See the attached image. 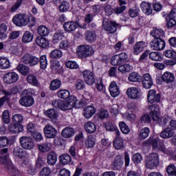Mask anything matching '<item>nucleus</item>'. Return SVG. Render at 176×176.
<instances>
[{
  "instance_id": "nucleus-51",
  "label": "nucleus",
  "mask_w": 176,
  "mask_h": 176,
  "mask_svg": "<svg viewBox=\"0 0 176 176\" xmlns=\"http://www.w3.org/2000/svg\"><path fill=\"white\" fill-rule=\"evenodd\" d=\"M118 126L120 127V130L123 134H129V133H130V128L126 122L121 121L119 122Z\"/></svg>"
},
{
  "instance_id": "nucleus-7",
  "label": "nucleus",
  "mask_w": 176,
  "mask_h": 176,
  "mask_svg": "<svg viewBox=\"0 0 176 176\" xmlns=\"http://www.w3.org/2000/svg\"><path fill=\"white\" fill-rule=\"evenodd\" d=\"M19 142L21 146L26 151H31V149H34V146H35L34 140L31 137L22 136L19 139Z\"/></svg>"
},
{
  "instance_id": "nucleus-30",
  "label": "nucleus",
  "mask_w": 176,
  "mask_h": 176,
  "mask_svg": "<svg viewBox=\"0 0 176 176\" xmlns=\"http://www.w3.org/2000/svg\"><path fill=\"white\" fill-rule=\"evenodd\" d=\"M96 113V108L93 106H87L85 108L83 112V116L85 119H90L93 117V115Z\"/></svg>"
},
{
  "instance_id": "nucleus-60",
  "label": "nucleus",
  "mask_w": 176,
  "mask_h": 176,
  "mask_svg": "<svg viewBox=\"0 0 176 176\" xmlns=\"http://www.w3.org/2000/svg\"><path fill=\"white\" fill-rule=\"evenodd\" d=\"M164 56L167 58L176 59V52L173 50H166L164 52Z\"/></svg>"
},
{
  "instance_id": "nucleus-43",
  "label": "nucleus",
  "mask_w": 176,
  "mask_h": 176,
  "mask_svg": "<svg viewBox=\"0 0 176 176\" xmlns=\"http://www.w3.org/2000/svg\"><path fill=\"white\" fill-rule=\"evenodd\" d=\"M50 68L52 71H56L58 74H60V72L63 71V67L58 60H52L51 62Z\"/></svg>"
},
{
  "instance_id": "nucleus-25",
  "label": "nucleus",
  "mask_w": 176,
  "mask_h": 176,
  "mask_svg": "<svg viewBox=\"0 0 176 176\" xmlns=\"http://www.w3.org/2000/svg\"><path fill=\"white\" fill-rule=\"evenodd\" d=\"M27 153L19 146H16L14 148L13 150V156L16 159H23L25 157Z\"/></svg>"
},
{
  "instance_id": "nucleus-56",
  "label": "nucleus",
  "mask_w": 176,
  "mask_h": 176,
  "mask_svg": "<svg viewBox=\"0 0 176 176\" xmlns=\"http://www.w3.org/2000/svg\"><path fill=\"white\" fill-rule=\"evenodd\" d=\"M38 148L41 152H49V151H50V148H52V144L45 142L43 144H38Z\"/></svg>"
},
{
  "instance_id": "nucleus-57",
  "label": "nucleus",
  "mask_w": 176,
  "mask_h": 176,
  "mask_svg": "<svg viewBox=\"0 0 176 176\" xmlns=\"http://www.w3.org/2000/svg\"><path fill=\"white\" fill-rule=\"evenodd\" d=\"M51 58H61L63 57V52L60 50H54L50 54Z\"/></svg>"
},
{
  "instance_id": "nucleus-12",
  "label": "nucleus",
  "mask_w": 176,
  "mask_h": 176,
  "mask_svg": "<svg viewBox=\"0 0 176 176\" xmlns=\"http://www.w3.org/2000/svg\"><path fill=\"white\" fill-rule=\"evenodd\" d=\"M19 78V74L12 72L7 73L4 75L3 81L5 83H7V85H10L11 83H15V82H17Z\"/></svg>"
},
{
  "instance_id": "nucleus-40",
  "label": "nucleus",
  "mask_w": 176,
  "mask_h": 176,
  "mask_svg": "<svg viewBox=\"0 0 176 176\" xmlns=\"http://www.w3.org/2000/svg\"><path fill=\"white\" fill-rule=\"evenodd\" d=\"M63 28L66 32H72L78 28V23H65Z\"/></svg>"
},
{
  "instance_id": "nucleus-15",
  "label": "nucleus",
  "mask_w": 176,
  "mask_h": 176,
  "mask_svg": "<svg viewBox=\"0 0 176 176\" xmlns=\"http://www.w3.org/2000/svg\"><path fill=\"white\" fill-rule=\"evenodd\" d=\"M174 134H175L174 129L170 126H168L162 131V132L160 133V137L163 138V140H168L169 138H173V137H174Z\"/></svg>"
},
{
  "instance_id": "nucleus-4",
  "label": "nucleus",
  "mask_w": 176,
  "mask_h": 176,
  "mask_svg": "<svg viewBox=\"0 0 176 176\" xmlns=\"http://www.w3.org/2000/svg\"><path fill=\"white\" fill-rule=\"evenodd\" d=\"M129 61V55L126 52H121L111 58L110 63L113 67H120L124 63Z\"/></svg>"
},
{
  "instance_id": "nucleus-29",
  "label": "nucleus",
  "mask_w": 176,
  "mask_h": 176,
  "mask_svg": "<svg viewBox=\"0 0 176 176\" xmlns=\"http://www.w3.org/2000/svg\"><path fill=\"white\" fill-rule=\"evenodd\" d=\"M162 79L165 83H173L175 80V76L170 72H166L162 75Z\"/></svg>"
},
{
  "instance_id": "nucleus-3",
  "label": "nucleus",
  "mask_w": 176,
  "mask_h": 176,
  "mask_svg": "<svg viewBox=\"0 0 176 176\" xmlns=\"http://www.w3.org/2000/svg\"><path fill=\"white\" fill-rule=\"evenodd\" d=\"M148 109L151 111L150 116L154 122H158L161 126H166V124H167L168 122V118L162 117L160 118L159 105L152 104L149 106Z\"/></svg>"
},
{
  "instance_id": "nucleus-13",
  "label": "nucleus",
  "mask_w": 176,
  "mask_h": 176,
  "mask_svg": "<svg viewBox=\"0 0 176 176\" xmlns=\"http://www.w3.org/2000/svg\"><path fill=\"white\" fill-rule=\"evenodd\" d=\"M43 132L46 138H56L57 135V129L50 124L44 127Z\"/></svg>"
},
{
  "instance_id": "nucleus-5",
  "label": "nucleus",
  "mask_w": 176,
  "mask_h": 176,
  "mask_svg": "<svg viewBox=\"0 0 176 176\" xmlns=\"http://www.w3.org/2000/svg\"><path fill=\"white\" fill-rule=\"evenodd\" d=\"M21 61L23 64H25V65L35 67V65L39 64V57L30 54H25L22 56Z\"/></svg>"
},
{
  "instance_id": "nucleus-31",
  "label": "nucleus",
  "mask_w": 176,
  "mask_h": 176,
  "mask_svg": "<svg viewBox=\"0 0 176 176\" xmlns=\"http://www.w3.org/2000/svg\"><path fill=\"white\" fill-rule=\"evenodd\" d=\"M145 144H146V145H152L153 148L156 149V148H159L160 145V139L157 137L153 138L151 136Z\"/></svg>"
},
{
  "instance_id": "nucleus-11",
  "label": "nucleus",
  "mask_w": 176,
  "mask_h": 176,
  "mask_svg": "<svg viewBox=\"0 0 176 176\" xmlns=\"http://www.w3.org/2000/svg\"><path fill=\"white\" fill-rule=\"evenodd\" d=\"M126 96L129 98L137 100V98L141 97V89L134 87L128 88L126 90Z\"/></svg>"
},
{
  "instance_id": "nucleus-48",
  "label": "nucleus",
  "mask_w": 176,
  "mask_h": 176,
  "mask_svg": "<svg viewBox=\"0 0 176 176\" xmlns=\"http://www.w3.org/2000/svg\"><path fill=\"white\" fill-rule=\"evenodd\" d=\"M119 72L122 74H126V72H131L133 71V67L130 64L125 63L118 67Z\"/></svg>"
},
{
  "instance_id": "nucleus-50",
  "label": "nucleus",
  "mask_w": 176,
  "mask_h": 176,
  "mask_svg": "<svg viewBox=\"0 0 176 176\" xmlns=\"http://www.w3.org/2000/svg\"><path fill=\"white\" fill-rule=\"evenodd\" d=\"M60 87H61V80L58 79L53 80L50 85V90H52L53 91L58 90Z\"/></svg>"
},
{
  "instance_id": "nucleus-27",
  "label": "nucleus",
  "mask_w": 176,
  "mask_h": 176,
  "mask_svg": "<svg viewBox=\"0 0 176 176\" xmlns=\"http://www.w3.org/2000/svg\"><path fill=\"white\" fill-rule=\"evenodd\" d=\"M96 135H89L85 140V147L87 149L94 148V145H96Z\"/></svg>"
},
{
  "instance_id": "nucleus-53",
  "label": "nucleus",
  "mask_w": 176,
  "mask_h": 176,
  "mask_svg": "<svg viewBox=\"0 0 176 176\" xmlns=\"http://www.w3.org/2000/svg\"><path fill=\"white\" fill-rule=\"evenodd\" d=\"M149 58L153 61H162L163 58L162 57V54L160 52H153L149 54Z\"/></svg>"
},
{
  "instance_id": "nucleus-14",
  "label": "nucleus",
  "mask_w": 176,
  "mask_h": 176,
  "mask_svg": "<svg viewBox=\"0 0 176 176\" xmlns=\"http://www.w3.org/2000/svg\"><path fill=\"white\" fill-rule=\"evenodd\" d=\"M82 76L85 83L89 86H91L94 82H96V79L94 78V73L90 70H85L82 73Z\"/></svg>"
},
{
  "instance_id": "nucleus-32",
  "label": "nucleus",
  "mask_w": 176,
  "mask_h": 176,
  "mask_svg": "<svg viewBox=\"0 0 176 176\" xmlns=\"http://www.w3.org/2000/svg\"><path fill=\"white\" fill-rule=\"evenodd\" d=\"M151 34L155 39H163L164 38V31L160 28H154Z\"/></svg>"
},
{
  "instance_id": "nucleus-9",
  "label": "nucleus",
  "mask_w": 176,
  "mask_h": 176,
  "mask_svg": "<svg viewBox=\"0 0 176 176\" xmlns=\"http://www.w3.org/2000/svg\"><path fill=\"white\" fill-rule=\"evenodd\" d=\"M153 50H163L166 47V42L163 38H155L150 43Z\"/></svg>"
},
{
  "instance_id": "nucleus-19",
  "label": "nucleus",
  "mask_w": 176,
  "mask_h": 176,
  "mask_svg": "<svg viewBox=\"0 0 176 176\" xmlns=\"http://www.w3.org/2000/svg\"><path fill=\"white\" fill-rule=\"evenodd\" d=\"M123 164H124V162H123L122 155H116L111 164V168L113 170H121L122 167H123Z\"/></svg>"
},
{
  "instance_id": "nucleus-38",
  "label": "nucleus",
  "mask_w": 176,
  "mask_h": 176,
  "mask_svg": "<svg viewBox=\"0 0 176 176\" xmlns=\"http://www.w3.org/2000/svg\"><path fill=\"white\" fill-rule=\"evenodd\" d=\"M85 38L89 43H94L97 41V34L96 32L88 31L85 33Z\"/></svg>"
},
{
  "instance_id": "nucleus-44",
  "label": "nucleus",
  "mask_w": 176,
  "mask_h": 176,
  "mask_svg": "<svg viewBox=\"0 0 176 176\" xmlns=\"http://www.w3.org/2000/svg\"><path fill=\"white\" fill-rule=\"evenodd\" d=\"M50 32L49 28L45 25H40L37 28V33L41 36H47Z\"/></svg>"
},
{
  "instance_id": "nucleus-24",
  "label": "nucleus",
  "mask_w": 176,
  "mask_h": 176,
  "mask_svg": "<svg viewBox=\"0 0 176 176\" xmlns=\"http://www.w3.org/2000/svg\"><path fill=\"white\" fill-rule=\"evenodd\" d=\"M35 43L40 47H43V49H47L50 45L49 40L42 36H37L35 39Z\"/></svg>"
},
{
  "instance_id": "nucleus-59",
  "label": "nucleus",
  "mask_w": 176,
  "mask_h": 176,
  "mask_svg": "<svg viewBox=\"0 0 176 176\" xmlns=\"http://www.w3.org/2000/svg\"><path fill=\"white\" fill-rule=\"evenodd\" d=\"M6 31H8V26L5 23H1L0 25V38L1 39L6 38Z\"/></svg>"
},
{
  "instance_id": "nucleus-26",
  "label": "nucleus",
  "mask_w": 176,
  "mask_h": 176,
  "mask_svg": "<svg viewBox=\"0 0 176 176\" xmlns=\"http://www.w3.org/2000/svg\"><path fill=\"white\" fill-rule=\"evenodd\" d=\"M59 162L63 166H67V164H74L71 155L67 153L62 154L59 156Z\"/></svg>"
},
{
  "instance_id": "nucleus-23",
  "label": "nucleus",
  "mask_w": 176,
  "mask_h": 176,
  "mask_svg": "<svg viewBox=\"0 0 176 176\" xmlns=\"http://www.w3.org/2000/svg\"><path fill=\"white\" fill-rule=\"evenodd\" d=\"M34 102H35V101L34 100V98L31 96H23L19 100V104H21L22 107H31L34 105Z\"/></svg>"
},
{
  "instance_id": "nucleus-34",
  "label": "nucleus",
  "mask_w": 176,
  "mask_h": 176,
  "mask_svg": "<svg viewBox=\"0 0 176 176\" xmlns=\"http://www.w3.org/2000/svg\"><path fill=\"white\" fill-rule=\"evenodd\" d=\"M61 135L63 138H72L75 135V130L71 127H66L62 131Z\"/></svg>"
},
{
  "instance_id": "nucleus-20",
  "label": "nucleus",
  "mask_w": 176,
  "mask_h": 176,
  "mask_svg": "<svg viewBox=\"0 0 176 176\" xmlns=\"http://www.w3.org/2000/svg\"><path fill=\"white\" fill-rule=\"evenodd\" d=\"M142 85L144 89H151L153 86V80L151 74L146 73L143 75Z\"/></svg>"
},
{
  "instance_id": "nucleus-58",
  "label": "nucleus",
  "mask_w": 176,
  "mask_h": 176,
  "mask_svg": "<svg viewBox=\"0 0 176 176\" xmlns=\"http://www.w3.org/2000/svg\"><path fill=\"white\" fill-rule=\"evenodd\" d=\"M62 39H64V33L56 32L53 36L52 42L53 43H58Z\"/></svg>"
},
{
  "instance_id": "nucleus-47",
  "label": "nucleus",
  "mask_w": 176,
  "mask_h": 176,
  "mask_svg": "<svg viewBox=\"0 0 176 176\" xmlns=\"http://www.w3.org/2000/svg\"><path fill=\"white\" fill-rule=\"evenodd\" d=\"M151 129L146 126L140 131L139 137L140 140H145V138H148V137H149Z\"/></svg>"
},
{
  "instance_id": "nucleus-42",
  "label": "nucleus",
  "mask_w": 176,
  "mask_h": 176,
  "mask_svg": "<svg viewBox=\"0 0 176 176\" xmlns=\"http://www.w3.org/2000/svg\"><path fill=\"white\" fill-rule=\"evenodd\" d=\"M34 39V34L30 31H25L22 36L23 43H30Z\"/></svg>"
},
{
  "instance_id": "nucleus-1",
  "label": "nucleus",
  "mask_w": 176,
  "mask_h": 176,
  "mask_svg": "<svg viewBox=\"0 0 176 176\" xmlns=\"http://www.w3.org/2000/svg\"><path fill=\"white\" fill-rule=\"evenodd\" d=\"M78 104L79 101L76 97L72 96L69 97V101H64L61 100H55L52 101V105L54 108H59L61 111H68L72 108H78Z\"/></svg>"
},
{
  "instance_id": "nucleus-28",
  "label": "nucleus",
  "mask_w": 176,
  "mask_h": 176,
  "mask_svg": "<svg viewBox=\"0 0 176 176\" xmlns=\"http://www.w3.org/2000/svg\"><path fill=\"white\" fill-rule=\"evenodd\" d=\"M8 131L12 134H19L24 130L23 125H18L17 124H10L8 125Z\"/></svg>"
},
{
  "instance_id": "nucleus-33",
  "label": "nucleus",
  "mask_w": 176,
  "mask_h": 176,
  "mask_svg": "<svg viewBox=\"0 0 176 176\" xmlns=\"http://www.w3.org/2000/svg\"><path fill=\"white\" fill-rule=\"evenodd\" d=\"M164 18L167 23H176V8H173L168 14H165Z\"/></svg>"
},
{
  "instance_id": "nucleus-21",
  "label": "nucleus",
  "mask_w": 176,
  "mask_h": 176,
  "mask_svg": "<svg viewBox=\"0 0 176 176\" xmlns=\"http://www.w3.org/2000/svg\"><path fill=\"white\" fill-rule=\"evenodd\" d=\"M109 90L111 97L114 98L120 95V89L118 87V84L115 82H111L109 87Z\"/></svg>"
},
{
  "instance_id": "nucleus-35",
  "label": "nucleus",
  "mask_w": 176,
  "mask_h": 176,
  "mask_svg": "<svg viewBox=\"0 0 176 176\" xmlns=\"http://www.w3.org/2000/svg\"><path fill=\"white\" fill-rule=\"evenodd\" d=\"M47 162L50 166H54L57 163V155L54 151L48 153Z\"/></svg>"
},
{
  "instance_id": "nucleus-46",
  "label": "nucleus",
  "mask_w": 176,
  "mask_h": 176,
  "mask_svg": "<svg viewBox=\"0 0 176 176\" xmlns=\"http://www.w3.org/2000/svg\"><path fill=\"white\" fill-rule=\"evenodd\" d=\"M13 23H27V16L24 14L15 15L12 19Z\"/></svg>"
},
{
  "instance_id": "nucleus-37",
  "label": "nucleus",
  "mask_w": 176,
  "mask_h": 176,
  "mask_svg": "<svg viewBox=\"0 0 176 176\" xmlns=\"http://www.w3.org/2000/svg\"><path fill=\"white\" fill-rule=\"evenodd\" d=\"M140 8L143 13L146 14V16H149V14H152V7L151 6V3L143 1L140 4Z\"/></svg>"
},
{
  "instance_id": "nucleus-49",
  "label": "nucleus",
  "mask_w": 176,
  "mask_h": 176,
  "mask_svg": "<svg viewBox=\"0 0 176 176\" xmlns=\"http://www.w3.org/2000/svg\"><path fill=\"white\" fill-rule=\"evenodd\" d=\"M27 81L30 85H32V86H38L39 85L38 78L34 74L28 75Z\"/></svg>"
},
{
  "instance_id": "nucleus-55",
  "label": "nucleus",
  "mask_w": 176,
  "mask_h": 176,
  "mask_svg": "<svg viewBox=\"0 0 176 176\" xmlns=\"http://www.w3.org/2000/svg\"><path fill=\"white\" fill-rule=\"evenodd\" d=\"M128 79L130 82H140L142 80L141 76H140V74H138L137 72L131 73Z\"/></svg>"
},
{
  "instance_id": "nucleus-17",
  "label": "nucleus",
  "mask_w": 176,
  "mask_h": 176,
  "mask_svg": "<svg viewBox=\"0 0 176 176\" xmlns=\"http://www.w3.org/2000/svg\"><path fill=\"white\" fill-rule=\"evenodd\" d=\"M116 138L115 140L113 141V146L116 149H122V148H124V142L123 141V138L120 137V131H116Z\"/></svg>"
},
{
  "instance_id": "nucleus-52",
  "label": "nucleus",
  "mask_w": 176,
  "mask_h": 176,
  "mask_svg": "<svg viewBox=\"0 0 176 176\" xmlns=\"http://www.w3.org/2000/svg\"><path fill=\"white\" fill-rule=\"evenodd\" d=\"M23 120H24V118L21 114H15L12 116V123L14 124H18V126H23V124H21V123H23Z\"/></svg>"
},
{
  "instance_id": "nucleus-54",
  "label": "nucleus",
  "mask_w": 176,
  "mask_h": 176,
  "mask_svg": "<svg viewBox=\"0 0 176 176\" xmlns=\"http://www.w3.org/2000/svg\"><path fill=\"white\" fill-rule=\"evenodd\" d=\"M69 91L67 89H60L57 92V96L59 98H62L63 100H67L68 97H69Z\"/></svg>"
},
{
  "instance_id": "nucleus-16",
  "label": "nucleus",
  "mask_w": 176,
  "mask_h": 176,
  "mask_svg": "<svg viewBox=\"0 0 176 176\" xmlns=\"http://www.w3.org/2000/svg\"><path fill=\"white\" fill-rule=\"evenodd\" d=\"M126 9H127V7L126 6H119L112 9L111 6H107L105 7L104 10L109 14H111V13L114 14H122Z\"/></svg>"
},
{
  "instance_id": "nucleus-36",
  "label": "nucleus",
  "mask_w": 176,
  "mask_h": 176,
  "mask_svg": "<svg viewBox=\"0 0 176 176\" xmlns=\"http://www.w3.org/2000/svg\"><path fill=\"white\" fill-rule=\"evenodd\" d=\"M85 130L88 134H93L97 131V126L92 122H88L85 124Z\"/></svg>"
},
{
  "instance_id": "nucleus-62",
  "label": "nucleus",
  "mask_w": 176,
  "mask_h": 176,
  "mask_svg": "<svg viewBox=\"0 0 176 176\" xmlns=\"http://www.w3.org/2000/svg\"><path fill=\"white\" fill-rule=\"evenodd\" d=\"M40 67L41 69H46L47 67V59L45 55H42L39 58Z\"/></svg>"
},
{
  "instance_id": "nucleus-45",
  "label": "nucleus",
  "mask_w": 176,
  "mask_h": 176,
  "mask_svg": "<svg viewBox=\"0 0 176 176\" xmlns=\"http://www.w3.org/2000/svg\"><path fill=\"white\" fill-rule=\"evenodd\" d=\"M17 71L24 76H27L30 74V67L28 66L20 64L16 67Z\"/></svg>"
},
{
  "instance_id": "nucleus-22",
  "label": "nucleus",
  "mask_w": 176,
  "mask_h": 176,
  "mask_svg": "<svg viewBox=\"0 0 176 176\" xmlns=\"http://www.w3.org/2000/svg\"><path fill=\"white\" fill-rule=\"evenodd\" d=\"M145 47H146V43L144 41L137 42L133 46V54L138 56L140 53H142L145 50Z\"/></svg>"
},
{
  "instance_id": "nucleus-10",
  "label": "nucleus",
  "mask_w": 176,
  "mask_h": 176,
  "mask_svg": "<svg viewBox=\"0 0 176 176\" xmlns=\"http://www.w3.org/2000/svg\"><path fill=\"white\" fill-rule=\"evenodd\" d=\"M147 100L150 104H153L154 102H160L162 100V94L160 93H156V91L151 89L148 91Z\"/></svg>"
},
{
  "instance_id": "nucleus-61",
  "label": "nucleus",
  "mask_w": 176,
  "mask_h": 176,
  "mask_svg": "<svg viewBox=\"0 0 176 176\" xmlns=\"http://www.w3.org/2000/svg\"><path fill=\"white\" fill-rule=\"evenodd\" d=\"M59 10L64 13L65 12H68L69 10V3L68 1H62L59 6Z\"/></svg>"
},
{
  "instance_id": "nucleus-39",
  "label": "nucleus",
  "mask_w": 176,
  "mask_h": 176,
  "mask_svg": "<svg viewBox=\"0 0 176 176\" xmlns=\"http://www.w3.org/2000/svg\"><path fill=\"white\" fill-rule=\"evenodd\" d=\"M44 114L50 119H57L58 118V111L54 109H50L44 111Z\"/></svg>"
},
{
  "instance_id": "nucleus-6",
  "label": "nucleus",
  "mask_w": 176,
  "mask_h": 176,
  "mask_svg": "<svg viewBox=\"0 0 176 176\" xmlns=\"http://www.w3.org/2000/svg\"><path fill=\"white\" fill-rule=\"evenodd\" d=\"M159 164V155L157 153H153L146 155V165L147 168H155Z\"/></svg>"
},
{
  "instance_id": "nucleus-41",
  "label": "nucleus",
  "mask_w": 176,
  "mask_h": 176,
  "mask_svg": "<svg viewBox=\"0 0 176 176\" xmlns=\"http://www.w3.org/2000/svg\"><path fill=\"white\" fill-rule=\"evenodd\" d=\"M0 68L1 69H8L10 68V61L4 56H0Z\"/></svg>"
},
{
  "instance_id": "nucleus-8",
  "label": "nucleus",
  "mask_w": 176,
  "mask_h": 176,
  "mask_svg": "<svg viewBox=\"0 0 176 176\" xmlns=\"http://www.w3.org/2000/svg\"><path fill=\"white\" fill-rule=\"evenodd\" d=\"M77 52L79 56H80L83 58L89 57V56H91V54L94 53V51L93 50V47H91L90 45H80L78 47Z\"/></svg>"
},
{
  "instance_id": "nucleus-18",
  "label": "nucleus",
  "mask_w": 176,
  "mask_h": 176,
  "mask_svg": "<svg viewBox=\"0 0 176 176\" xmlns=\"http://www.w3.org/2000/svg\"><path fill=\"white\" fill-rule=\"evenodd\" d=\"M119 24L115 23H104L102 24V28L104 31H107L108 34H115L118 30Z\"/></svg>"
},
{
  "instance_id": "nucleus-64",
  "label": "nucleus",
  "mask_w": 176,
  "mask_h": 176,
  "mask_svg": "<svg viewBox=\"0 0 176 176\" xmlns=\"http://www.w3.org/2000/svg\"><path fill=\"white\" fill-rule=\"evenodd\" d=\"M166 171H167L168 175L176 176V168L174 164L169 165L166 168Z\"/></svg>"
},
{
  "instance_id": "nucleus-2",
  "label": "nucleus",
  "mask_w": 176,
  "mask_h": 176,
  "mask_svg": "<svg viewBox=\"0 0 176 176\" xmlns=\"http://www.w3.org/2000/svg\"><path fill=\"white\" fill-rule=\"evenodd\" d=\"M0 164H2L9 173H14L16 171V168L12 164L10 158H9V150L7 148H3L1 151Z\"/></svg>"
},
{
  "instance_id": "nucleus-63",
  "label": "nucleus",
  "mask_w": 176,
  "mask_h": 176,
  "mask_svg": "<svg viewBox=\"0 0 176 176\" xmlns=\"http://www.w3.org/2000/svg\"><path fill=\"white\" fill-rule=\"evenodd\" d=\"M69 41L68 39H65L60 41L59 43V49L61 50H67L69 47Z\"/></svg>"
}]
</instances>
